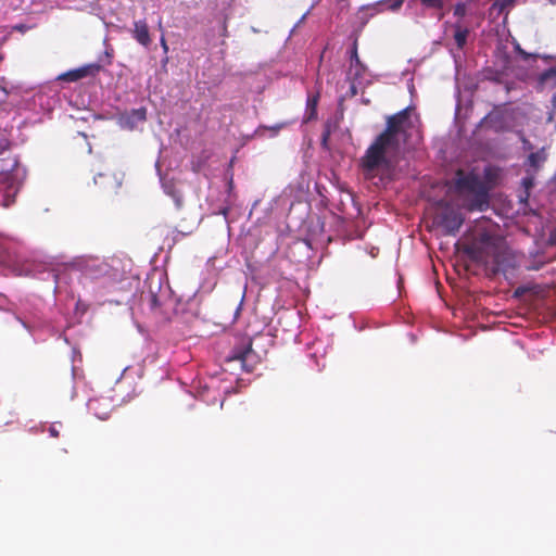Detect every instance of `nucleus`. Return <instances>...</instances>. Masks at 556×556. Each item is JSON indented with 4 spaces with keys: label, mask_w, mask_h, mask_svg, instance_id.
Segmentation results:
<instances>
[{
    "label": "nucleus",
    "mask_w": 556,
    "mask_h": 556,
    "mask_svg": "<svg viewBox=\"0 0 556 556\" xmlns=\"http://www.w3.org/2000/svg\"><path fill=\"white\" fill-rule=\"evenodd\" d=\"M409 117V108L386 117V128L374 139L359 160L366 177L372 178L379 170L391 167V159L400 153L402 142L405 141L407 130L412 126Z\"/></svg>",
    "instance_id": "f257e3e1"
},
{
    "label": "nucleus",
    "mask_w": 556,
    "mask_h": 556,
    "mask_svg": "<svg viewBox=\"0 0 556 556\" xmlns=\"http://www.w3.org/2000/svg\"><path fill=\"white\" fill-rule=\"evenodd\" d=\"M466 253L470 260L484 265H488L490 263V258H492V271L494 274L501 270L504 271L508 266V253L506 249L491 242L490 238L486 236L482 238L481 245L468 247L466 249Z\"/></svg>",
    "instance_id": "f03ea898"
},
{
    "label": "nucleus",
    "mask_w": 556,
    "mask_h": 556,
    "mask_svg": "<svg viewBox=\"0 0 556 556\" xmlns=\"http://www.w3.org/2000/svg\"><path fill=\"white\" fill-rule=\"evenodd\" d=\"M456 187L459 190H467L476 193V199L468 205L469 211H484L489 205L488 192L484 190L477 177L465 175L462 170L456 174Z\"/></svg>",
    "instance_id": "7ed1b4c3"
},
{
    "label": "nucleus",
    "mask_w": 556,
    "mask_h": 556,
    "mask_svg": "<svg viewBox=\"0 0 556 556\" xmlns=\"http://www.w3.org/2000/svg\"><path fill=\"white\" fill-rule=\"evenodd\" d=\"M465 220L464 215L450 204H444L433 218V224L443 229L444 235L455 236Z\"/></svg>",
    "instance_id": "20e7f679"
},
{
    "label": "nucleus",
    "mask_w": 556,
    "mask_h": 556,
    "mask_svg": "<svg viewBox=\"0 0 556 556\" xmlns=\"http://www.w3.org/2000/svg\"><path fill=\"white\" fill-rule=\"evenodd\" d=\"M86 275L91 279H103L105 286L114 285L122 279V273L106 261L92 262L86 266Z\"/></svg>",
    "instance_id": "39448f33"
},
{
    "label": "nucleus",
    "mask_w": 556,
    "mask_h": 556,
    "mask_svg": "<svg viewBox=\"0 0 556 556\" xmlns=\"http://www.w3.org/2000/svg\"><path fill=\"white\" fill-rule=\"evenodd\" d=\"M101 70L102 66L99 63H90L78 68L70 70L59 75L58 80L70 83L78 81L88 76H96Z\"/></svg>",
    "instance_id": "423d86ee"
},
{
    "label": "nucleus",
    "mask_w": 556,
    "mask_h": 556,
    "mask_svg": "<svg viewBox=\"0 0 556 556\" xmlns=\"http://www.w3.org/2000/svg\"><path fill=\"white\" fill-rule=\"evenodd\" d=\"M18 161L13 153L0 155V175L7 178L15 177L18 174Z\"/></svg>",
    "instance_id": "0eeeda50"
},
{
    "label": "nucleus",
    "mask_w": 556,
    "mask_h": 556,
    "mask_svg": "<svg viewBox=\"0 0 556 556\" xmlns=\"http://www.w3.org/2000/svg\"><path fill=\"white\" fill-rule=\"evenodd\" d=\"M365 72V65L359 60L358 53H357V43L356 41L353 43L352 50H351V61H350V68H349V76L356 80L357 78L362 77Z\"/></svg>",
    "instance_id": "6e6552de"
},
{
    "label": "nucleus",
    "mask_w": 556,
    "mask_h": 556,
    "mask_svg": "<svg viewBox=\"0 0 556 556\" xmlns=\"http://www.w3.org/2000/svg\"><path fill=\"white\" fill-rule=\"evenodd\" d=\"M252 353V341L251 339L247 338L242 340V342L232 349L229 361H240L242 363H245L250 354Z\"/></svg>",
    "instance_id": "1a4fd4ad"
},
{
    "label": "nucleus",
    "mask_w": 556,
    "mask_h": 556,
    "mask_svg": "<svg viewBox=\"0 0 556 556\" xmlns=\"http://www.w3.org/2000/svg\"><path fill=\"white\" fill-rule=\"evenodd\" d=\"M134 38L142 46L147 47L151 42L149 27L146 21H136L134 23Z\"/></svg>",
    "instance_id": "9d476101"
},
{
    "label": "nucleus",
    "mask_w": 556,
    "mask_h": 556,
    "mask_svg": "<svg viewBox=\"0 0 556 556\" xmlns=\"http://www.w3.org/2000/svg\"><path fill=\"white\" fill-rule=\"evenodd\" d=\"M455 33L454 39L458 49H463L467 42V37L469 35V29L467 27H463L460 24L456 23L454 25Z\"/></svg>",
    "instance_id": "9b49d317"
},
{
    "label": "nucleus",
    "mask_w": 556,
    "mask_h": 556,
    "mask_svg": "<svg viewBox=\"0 0 556 556\" xmlns=\"http://www.w3.org/2000/svg\"><path fill=\"white\" fill-rule=\"evenodd\" d=\"M546 153L544 149H541L540 151L532 152L529 154L527 163L530 167H532L534 170H538L542 163L546 161Z\"/></svg>",
    "instance_id": "f8f14e48"
},
{
    "label": "nucleus",
    "mask_w": 556,
    "mask_h": 556,
    "mask_svg": "<svg viewBox=\"0 0 556 556\" xmlns=\"http://www.w3.org/2000/svg\"><path fill=\"white\" fill-rule=\"evenodd\" d=\"M319 94L309 96L307 98V119H314L317 115V105H318Z\"/></svg>",
    "instance_id": "ddd939ff"
},
{
    "label": "nucleus",
    "mask_w": 556,
    "mask_h": 556,
    "mask_svg": "<svg viewBox=\"0 0 556 556\" xmlns=\"http://www.w3.org/2000/svg\"><path fill=\"white\" fill-rule=\"evenodd\" d=\"M551 80L553 81V85L556 86V67H551L544 71L539 77V81L542 85H546Z\"/></svg>",
    "instance_id": "4468645a"
},
{
    "label": "nucleus",
    "mask_w": 556,
    "mask_h": 556,
    "mask_svg": "<svg viewBox=\"0 0 556 556\" xmlns=\"http://www.w3.org/2000/svg\"><path fill=\"white\" fill-rule=\"evenodd\" d=\"M147 301L151 311H156L157 308L161 307L159 296L152 291H150L149 294L147 295Z\"/></svg>",
    "instance_id": "2eb2a0df"
},
{
    "label": "nucleus",
    "mask_w": 556,
    "mask_h": 556,
    "mask_svg": "<svg viewBox=\"0 0 556 556\" xmlns=\"http://www.w3.org/2000/svg\"><path fill=\"white\" fill-rule=\"evenodd\" d=\"M420 3L427 8L442 9L444 5L443 0H420Z\"/></svg>",
    "instance_id": "dca6fc26"
},
{
    "label": "nucleus",
    "mask_w": 556,
    "mask_h": 556,
    "mask_svg": "<svg viewBox=\"0 0 556 556\" xmlns=\"http://www.w3.org/2000/svg\"><path fill=\"white\" fill-rule=\"evenodd\" d=\"M11 142L7 138L0 139V155L11 153Z\"/></svg>",
    "instance_id": "f3484780"
},
{
    "label": "nucleus",
    "mask_w": 556,
    "mask_h": 556,
    "mask_svg": "<svg viewBox=\"0 0 556 556\" xmlns=\"http://www.w3.org/2000/svg\"><path fill=\"white\" fill-rule=\"evenodd\" d=\"M62 428V424L61 422H53L49 426L48 428V432L50 434V437L52 438H59L60 435V429Z\"/></svg>",
    "instance_id": "a211bd4d"
},
{
    "label": "nucleus",
    "mask_w": 556,
    "mask_h": 556,
    "mask_svg": "<svg viewBox=\"0 0 556 556\" xmlns=\"http://www.w3.org/2000/svg\"><path fill=\"white\" fill-rule=\"evenodd\" d=\"M454 15L464 17L466 15V5L464 3H457L454 8Z\"/></svg>",
    "instance_id": "6ab92c4d"
},
{
    "label": "nucleus",
    "mask_w": 556,
    "mask_h": 556,
    "mask_svg": "<svg viewBox=\"0 0 556 556\" xmlns=\"http://www.w3.org/2000/svg\"><path fill=\"white\" fill-rule=\"evenodd\" d=\"M522 186L525 187L526 191L528 192L534 186V178L533 177H525L522 179Z\"/></svg>",
    "instance_id": "aec40b11"
},
{
    "label": "nucleus",
    "mask_w": 556,
    "mask_h": 556,
    "mask_svg": "<svg viewBox=\"0 0 556 556\" xmlns=\"http://www.w3.org/2000/svg\"><path fill=\"white\" fill-rule=\"evenodd\" d=\"M134 116L139 121H146V109L141 108L132 111Z\"/></svg>",
    "instance_id": "412c9836"
},
{
    "label": "nucleus",
    "mask_w": 556,
    "mask_h": 556,
    "mask_svg": "<svg viewBox=\"0 0 556 556\" xmlns=\"http://www.w3.org/2000/svg\"><path fill=\"white\" fill-rule=\"evenodd\" d=\"M517 50H518L519 54L522 56L523 60H529L532 56V54L526 52L520 47H518Z\"/></svg>",
    "instance_id": "4be33fe9"
},
{
    "label": "nucleus",
    "mask_w": 556,
    "mask_h": 556,
    "mask_svg": "<svg viewBox=\"0 0 556 556\" xmlns=\"http://www.w3.org/2000/svg\"><path fill=\"white\" fill-rule=\"evenodd\" d=\"M403 4V0H394V2L391 4V9L392 10H397L402 7Z\"/></svg>",
    "instance_id": "5701e85b"
},
{
    "label": "nucleus",
    "mask_w": 556,
    "mask_h": 556,
    "mask_svg": "<svg viewBox=\"0 0 556 556\" xmlns=\"http://www.w3.org/2000/svg\"><path fill=\"white\" fill-rule=\"evenodd\" d=\"M549 243L556 245V228L549 235Z\"/></svg>",
    "instance_id": "b1692460"
},
{
    "label": "nucleus",
    "mask_w": 556,
    "mask_h": 556,
    "mask_svg": "<svg viewBox=\"0 0 556 556\" xmlns=\"http://www.w3.org/2000/svg\"><path fill=\"white\" fill-rule=\"evenodd\" d=\"M7 258L4 249L0 245V264L4 263Z\"/></svg>",
    "instance_id": "393cba45"
},
{
    "label": "nucleus",
    "mask_w": 556,
    "mask_h": 556,
    "mask_svg": "<svg viewBox=\"0 0 556 556\" xmlns=\"http://www.w3.org/2000/svg\"><path fill=\"white\" fill-rule=\"evenodd\" d=\"M161 45H162V48L164 49V51L167 52L168 47H167V43L164 38L161 39Z\"/></svg>",
    "instance_id": "a878e982"
},
{
    "label": "nucleus",
    "mask_w": 556,
    "mask_h": 556,
    "mask_svg": "<svg viewBox=\"0 0 556 556\" xmlns=\"http://www.w3.org/2000/svg\"><path fill=\"white\" fill-rule=\"evenodd\" d=\"M223 36H227V24H226V22H224V25H223Z\"/></svg>",
    "instance_id": "bb28decb"
},
{
    "label": "nucleus",
    "mask_w": 556,
    "mask_h": 556,
    "mask_svg": "<svg viewBox=\"0 0 556 556\" xmlns=\"http://www.w3.org/2000/svg\"><path fill=\"white\" fill-rule=\"evenodd\" d=\"M0 90L3 92L4 97L8 96V91L5 90V88H0Z\"/></svg>",
    "instance_id": "cd10ccee"
},
{
    "label": "nucleus",
    "mask_w": 556,
    "mask_h": 556,
    "mask_svg": "<svg viewBox=\"0 0 556 556\" xmlns=\"http://www.w3.org/2000/svg\"><path fill=\"white\" fill-rule=\"evenodd\" d=\"M176 203H177V205H178V206H180V205H181V203H180V200H179V199H177V200H176Z\"/></svg>",
    "instance_id": "c85d7f7f"
},
{
    "label": "nucleus",
    "mask_w": 556,
    "mask_h": 556,
    "mask_svg": "<svg viewBox=\"0 0 556 556\" xmlns=\"http://www.w3.org/2000/svg\"><path fill=\"white\" fill-rule=\"evenodd\" d=\"M3 60V56L0 54V62Z\"/></svg>",
    "instance_id": "c756f323"
},
{
    "label": "nucleus",
    "mask_w": 556,
    "mask_h": 556,
    "mask_svg": "<svg viewBox=\"0 0 556 556\" xmlns=\"http://www.w3.org/2000/svg\"><path fill=\"white\" fill-rule=\"evenodd\" d=\"M552 2L556 3V0H551Z\"/></svg>",
    "instance_id": "7c9ffc66"
}]
</instances>
